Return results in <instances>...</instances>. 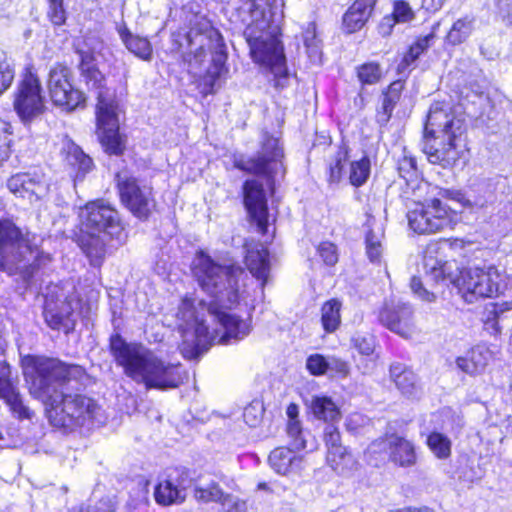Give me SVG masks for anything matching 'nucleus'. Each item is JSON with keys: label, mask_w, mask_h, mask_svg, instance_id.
<instances>
[{"label": "nucleus", "mask_w": 512, "mask_h": 512, "mask_svg": "<svg viewBox=\"0 0 512 512\" xmlns=\"http://www.w3.org/2000/svg\"><path fill=\"white\" fill-rule=\"evenodd\" d=\"M193 273L199 286L213 298L207 305L208 314L221 328L210 333L205 320L199 319L192 310V302L185 299L180 308L183 318L197 325V340H184L180 346L181 353L187 359H196L202 353L201 337L209 338L212 344H228L231 340L243 339L250 332L245 321L227 311L239 302L246 277L244 270L238 265H220L201 251L193 262Z\"/></svg>", "instance_id": "1"}, {"label": "nucleus", "mask_w": 512, "mask_h": 512, "mask_svg": "<svg viewBox=\"0 0 512 512\" xmlns=\"http://www.w3.org/2000/svg\"><path fill=\"white\" fill-rule=\"evenodd\" d=\"M21 366L30 394L45 404L53 427L71 433L92 422L99 409L94 400L58 389L66 381L81 379L85 374L81 366L38 355L22 357Z\"/></svg>", "instance_id": "2"}, {"label": "nucleus", "mask_w": 512, "mask_h": 512, "mask_svg": "<svg viewBox=\"0 0 512 512\" xmlns=\"http://www.w3.org/2000/svg\"><path fill=\"white\" fill-rule=\"evenodd\" d=\"M423 268L427 282L454 285L468 303L493 297L499 291L501 275L495 266L461 269L456 260L446 259L437 243L427 246Z\"/></svg>", "instance_id": "3"}, {"label": "nucleus", "mask_w": 512, "mask_h": 512, "mask_svg": "<svg viewBox=\"0 0 512 512\" xmlns=\"http://www.w3.org/2000/svg\"><path fill=\"white\" fill-rule=\"evenodd\" d=\"M171 41V51L181 53L188 72L194 75L201 73L207 51L212 53V64L203 77V86L206 94L214 93L220 86L221 79L227 73L225 67L227 54L218 30L212 27L207 20H200L194 23L187 32H173Z\"/></svg>", "instance_id": "4"}, {"label": "nucleus", "mask_w": 512, "mask_h": 512, "mask_svg": "<svg viewBox=\"0 0 512 512\" xmlns=\"http://www.w3.org/2000/svg\"><path fill=\"white\" fill-rule=\"evenodd\" d=\"M110 350L124 374L146 389L176 388L186 376L180 364L166 362L142 345L127 343L118 333L110 337Z\"/></svg>", "instance_id": "5"}, {"label": "nucleus", "mask_w": 512, "mask_h": 512, "mask_svg": "<svg viewBox=\"0 0 512 512\" xmlns=\"http://www.w3.org/2000/svg\"><path fill=\"white\" fill-rule=\"evenodd\" d=\"M41 242L36 234L0 218V270L28 286L35 271L51 261L50 254L39 249Z\"/></svg>", "instance_id": "6"}, {"label": "nucleus", "mask_w": 512, "mask_h": 512, "mask_svg": "<svg viewBox=\"0 0 512 512\" xmlns=\"http://www.w3.org/2000/svg\"><path fill=\"white\" fill-rule=\"evenodd\" d=\"M81 81L88 90L94 91L97 98V132L105 151L119 155L123 151V143L119 134L117 105L113 94L106 86V78L98 69L90 56H83L78 64Z\"/></svg>", "instance_id": "7"}, {"label": "nucleus", "mask_w": 512, "mask_h": 512, "mask_svg": "<svg viewBox=\"0 0 512 512\" xmlns=\"http://www.w3.org/2000/svg\"><path fill=\"white\" fill-rule=\"evenodd\" d=\"M464 132L463 121L441 103L431 105L424 128L423 152L433 164L443 168L458 159L455 141Z\"/></svg>", "instance_id": "8"}, {"label": "nucleus", "mask_w": 512, "mask_h": 512, "mask_svg": "<svg viewBox=\"0 0 512 512\" xmlns=\"http://www.w3.org/2000/svg\"><path fill=\"white\" fill-rule=\"evenodd\" d=\"M456 214L438 198L417 202L407 213L409 227L418 234H434L453 229Z\"/></svg>", "instance_id": "9"}, {"label": "nucleus", "mask_w": 512, "mask_h": 512, "mask_svg": "<svg viewBox=\"0 0 512 512\" xmlns=\"http://www.w3.org/2000/svg\"><path fill=\"white\" fill-rule=\"evenodd\" d=\"M82 229L87 234L110 237L121 242L124 228L118 211L102 200L87 203L79 213Z\"/></svg>", "instance_id": "10"}, {"label": "nucleus", "mask_w": 512, "mask_h": 512, "mask_svg": "<svg viewBox=\"0 0 512 512\" xmlns=\"http://www.w3.org/2000/svg\"><path fill=\"white\" fill-rule=\"evenodd\" d=\"M244 37L255 62L270 67L276 75L286 72L284 48L277 37L263 30L257 31V25H248Z\"/></svg>", "instance_id": "11"}, {"label": "nucleus", "mask_w": 512, "mask_h": 512, "mask_svg": "<svg viewBox=\"0 0 512 512\" xmlns=\"http://www.w3.org/2000/svg\"><path fill=\"white\" fill-rule=\"evenodd\" d=\"M282 157L283 150L279 145L278 138L264 133L261 140V149L257 156L246 157L242 154H234L233 166L250 174L273 176L282 168Z\"/></svg>", "instance_id": "12"}, {"label": "nucleus", "mask_w": 512, "mask_h": 512, "mask_svg": "<svg viewBox=\"0 0 512 512\" xmlns=\"http://www.w3.org/2000/svg\"><path fill=\"white\" fill-rule=\"evenodd\" d=\"M72 71L64 64H54L48 73L47 88L52 102L67 111L84 105L85 95L72 84Z\"/></svg>", "instance_id": "13"}, {"label": "nucleus", "mask_w": 512, "mask_h": 512, "mask_svg": "<svg viewBox=\"0 0 512 512\" xmlns=\"http://www.w3.org/2000/svg\"><path fill=\"white\" fill-rule=\"evenodd\" d=\"M116 178L123 205L137 218L147 219L154 207L151 188L140 185L137 178L126 172L118 173Z\"/></svg>", "instance_id": "14"}, {"label": "nucleus", "mask_w": 512, "mask_h": 512, "mask_svg": "<svg viewBox=\"0 0 512 512\" xmlns=\"http://www.w3.org/2000/svg\"><path fill=\"white\" fill-rule=\"evenodd\" d=\"M41 91L38 77L31 72L26 73L18 85L14 99V109L23 122L43 113L45 105Z\"/></svg>", "instance_id": "15"}, {"label": "nucleus", "mask_w": 512, "mask_h": 512, "mask_svg": "<svg viewBox=\"0 0 512 512\" xmlns=\"http://www.w3.org/2000/svg\"><path fill=\"white\" fill-rule=\"evenodd\" d=\"M378 319L388 330L405 339L418 331L413 307L407 302H386L379 311Z\"/></svg>", "instance_id": "16"}, {"label": "nucleus", "mask_w": 512, "mask_h": 512, "mask_svg": "<svg viewBox=\"0 0 512 512\" xmlns=\"http://www.w3.org/2000/svg\"><path fill=\"white\" fill-rule=\"evenodd\" d=\"M243 202L251 222L255 223L258 232L265 234L268 228V203L263 183L256 179L244 182Z\"/></svg>", "instance_id": "17"}, {"label": "nucleus", "mask_w": 512, "mask_h": 512, "mask_svg": "<svg viewBox=\"0 0 512 512\" xmlns=\"http://www.w3.org/2000/svg\"><path fill=\"white\" fill-rule=\"evenodd\" d=\"M380 450H387L389 460L399 467H412L417 462L414 444L394 433L373 441L368 447L369 452L376 453Z\"/></svg>", "instance_id": "18"}, {"label": "nucleus", "mask_w": 512, "mask_h": 512, "mask_svg": "<svg viewBox=\"0 0 512 512\" xmlns=\"http://www.w3.org/2000/svg\"><path fill=\"white\" fill-rule=\"evenodd\" d=\"M8 190L17 197L38 201L48 192V185L43 174L22 172L12 175L6 183Z\"/></svg>", "instance_id": "19"}, {"label": "nucleus", "mask_w": 512, "mask_h": 512, "mask_svg": "<svg viewBox=\"0 0 512 512\" xmlns=\"http://www.w3.org/2000/svg\"><path fill=\"white\" fill-rule=\"evenodd\" d=\"M324 442L327 448L326 460L328 465L337 473L344 474L354 464V459L347 452L346 447L341 443L340 432L333 424H329L324 429Z\"/></svg>", "instance_id": "20"}, {"label": "nucleus", "mask_w": 512, "mask_h": 512, "mask_svg": "<svg viewBox=\"0 0 512 512\" xmlns=\"http://www.w3.org/2000/svg\"><path fill=\"white\" fill-rule=\"evenodd\" d=\"M176 475L170 473L168 479L160 482L155 488V499L161 505L182 503L185 500V489L188 475L184 470L176 469Z\"/></svg>", "instance_id": "21"}, {"label": "nucleus", "mask_w": 512, "mask_h": 512, "mask_svg": "<svg viewBox=\"0 0 512 512\" xmlns=\"http://www.w3.org/2000/svg\"><path fill=\"white\" fill-rule=\"evenodd\" d=\"M269 463L281 475L298 473L304 468V457L287 447H278L269 455Z\"/></svg>", "instance_id": "22"}, {"label": "nucleus", "mask_w": 512, "mask_h": 512, "mask_svg": "<svg viewBox=\"0 0 512 512\" xmlns=\"http://www.w3.org/2000/svg\"><path fill=\"white\" fill-rule=\"evenodd\" d=\"M116 31L130 53L143 61H150L152 59L153 48L148 38L133 34L125 22L118 23Z\"/></svg>", "instance_id": "23"}, {"label": "nucleus", "mask_w": 512, "mask_h": 512, "mask_svg": "<svg viewBox=\"0 0 512 512\" xmlns=\"http://www.w3.org/2000/svg\"><path fill=\"white\" fill-rule=\"evenodd\" d=\"M245 263L251 274L261 281V287H264L270 271L268 249L263 244H256L249 248Z\"/></svg>", "instance_id": "24"}, {"label": "nucleus", "mask_w": 512, "mask_h": 512, "mask_svg": "<svg viewBox=\"0 0 512 512\" xmlns=\"http://www.w3.org/2000/svg\"><path fill=\"white\" fill-rule=\"evenodd\" d=\"M492 355L488 348L476 346L466 353L465 356L458 357L457 367L469 375L481 374L487 367Z\"/></svg>", "instance_id": "25"}, {"label": "nucleus", "mask_w": 512, "mask_h": 512, "mask_svg": "<svg viewBox=\"0 0 512 512\" xmlns=\"http://www.w3.org/2000/svg\"><path fill=\"white\" fill-rule=\"evenodd\" d=\"M390 376L398 390L407 397H415L420 392V385L416 374L401 363L390 367Z\"/></svg>", "instance_id": "26"}, {"label": "nucleus", "mask_w": 512, "mask_h": 512, "mask_svg": "<svg viewBox=\"0 0 512 512\" xmlns=\"http://www.w3.org/2000/svg\"><path fill=\"white\" fill-rule=\"evenodd\" d=\"M65 161L69 166L76 169L74 178L75 184L84 179L85 175L93 168L92 159L83 152V150L73 142H67L63 148Z\"/></svg>", "instance_id": "27"}, {"label": "nucleus", "mask_w": 512, "mask_h": 512, "mask_svg": "<svg viewBox=\"0 0 512 512\" xmlns=\"http://www.w3.org/2000/svg\"><path fill=\"white\" fill-rule=\"evenodd\" d=\"M415 18V13L410 4L405 0H394L391 16L383 18L380 29L382 34H389L395 23H407Z\"/></svg>", "instance_id": "28"}, {"label": "nucleus", "mask_w": 512, "mask_h": 512, "mask_svg": "<svg viewBox=\"0 0 512 512\" xmlns=\"http://www.w3.org/2000/svg\"><path fill=\"white\" fill-rule=\"evenodd\" d=\"M369 230L366 234V253L371 262H378L383 252L382 240L384 228L374 220H368Z\"/></svg>", "instance_id": "29"}, {"label": "nucleus", "mask_w": 512, "mask_h": 512, "mask_svg": "<svg viewBox=\"0 0 512 512\" xmlns=\"http://www.w3.org/2000/svg\"><path fill=\"white\" fill-rule=\"evenodd\" d=\"M404 88V83L401 80L392 82L387 91L384 92L382 105L377 113V121L379 123H387L392 115V112L400 99L401 92Z\"/></svg>", "instance_id": "30"}, {"label": "nucleus", "mask_w": 512, "mask_h": 512, "mask_svg": "<svg viewBox=\"0 0 512 512\" xmlns=\"http://www.w3.org/2000/svg\"><path fill=\"white\" fill-rule=\"evenodd\" d=\"M87 238L82 240V249L90 263L93 266H100L106 255V242L110 237L87 234Z\"/></svg>", "instance_id": "31"}, {"label": "nucleus", "mask_w": 512, "mask_h": 512, "mask_svg": "<svg viewBox=\"0 0 512 512\" xmlns=\"http://www.w3.org/2000/svg\"><path fill=\"white\" fill-rule=\"evenodd\" d=\"M310 408L313 415L319 420L334 422L340 418L339 408L328 396H314Z\"/></svg>", "instance_id": "32"}, {"label": "nucleus", "mask_w": 512, "mask_h": 512, "mask_svg": "<svg viewBox=\"0 0 512 512\" xmlns=\"http://www.w3.org/2000/svg\"><path fill=\"white\" fill-rule=\"evenodd\" d=\"M475 27V18L465 15L457 19L447 34V41L452 45L463 43L472 33Z\"/></svg>", "instance_id": "33"}, {"label": "nucleus", "mask_w": 512, "mask_h": 512, "mask_svg": "<svg viewBox=\"0 0 512 512\" xmlns=\"http://www.w3.org/2000/svg\"><path fill=\"white\" fill-rule=\"evenodd\" d=\"M342 304L337 299L325 302L321 308V323L327 333L336 331L341 323Z\"/></svg>", "instance_id": "34"}, {"label": "nucleus", "mask_w": 512, "mask_h": 512, "mask_svg": "<svg viewBox=\"0 0 512 512\" xmlns=\"http://www.w3.org/2000/svg\"><path fill=\"white\" fill-rule=\"evenodd\" d=\"M19 393L11 378L10 366L5 361H0V398L6 403Z\"/></svg>", "instance_id": "35"}, {"label": "nucleus", "mask_w": 512, "mask_h": 512, "mask_svg": "<svg viewBox=\"0 0 512 512\" xmlns=\"http://www.w3.org/2000/svg\"><path fill=\"white\" fill-rule=\"evenodd\" d=\"M427 445L438 459H447L451 455V441L442 433L432 432L427 438Z\"/></svg>", "instance_id": "36"}, {"label": "nucleus", "mask_w": 512, "mask_h": 512, "mask_svg": "<svg viewBox=\"0 0 512 512\" xmlns=\"http://www.w3.org/2000/svg\"><path fill=\"white\" fill-rule=\"evenodd\" d=\"M370 16L368 12L354 9L352 5L343 16V25L348 33H353L361 29Z\"/></svg>", "instance_id": "37"}, {"label": "nucleus", "mask_w": 512, "mask_h": 512, "mask_svg": "<svg viewBox=\"0 0 512 512\" xmlns=\"http://www.w3.org/2000/svg\"><path fill=\"white\" fill-rule=\"evenodd\" d=\"M370 175V160L368 157H363L359 161L351 163L350 167V183L353 186H362Z\"/></svg>", "instance_id": "38"}, {"label": "nucleus", "mask_w": 512, "mask_h": 512, "mask_svg": "<svg viewBox=\"0 0 512 512\" xmlns=\"http://www.w3.org/2000/svg\"><path fill=\"white\" fill-rule=\"evenodd\" d=\"M357 77L363 85H374L382 77L381 66L376 62H368L357 68Z\"/></svg>", "instance_id": "39"}, {"label": "nucleus", "mask_w": 512, "mask_h": 512, "mask_svg": "<svg viewBox=\"0 0 512 512\" xmlns=\"http://www.w3.org/2000/svg\"><path fill=\"white\" fill-rule=\"evenodd\" d=\"M493 315L497 330H501L512 322V300L493 304L490 312Z\"/></svg>", "instance_id": "40"}, {"label": "nucleus", "mask_w": 512, "mask_h": 512, "mask_svg": "<svg viewBox=\"0 0 512 512\" xmlns=\"http://www.w3.org/2000/svg\"><path fill=\"white\" fill-rule=\"evenodd\" d=\"M348 159V150L345 146L338 147L329 164V179L331 182H339L342 177L344 163Z\"/></svg>", "instance_id": "41"}, {"label": "nucleus", "mask_w": 512, "mask_h": 512, "mask_svg": "<svg viewBox=\"0 0 512 512\" xmlns=\"http://www.w3.org/2000/svg\"><path fill=\"white\" fill-rule=\"evenodd\" d=\"M223 490L219 486V484L212 482L206 487H195L194 489V497L198 502L208 503V502H216L219 503V500L222 497Z\"/></svg>", "instance_id": "42"}, {"label": "nucleus", "mask_w": 512, "mask_h": 512, "mask_svg": "<svg viewBox=\"0 0 512 512\" xmlns=\"http://www.w3.org/2000/svg\"><path fill=\"white\" fill-rule=\"evenodd\" d=\"M6 404L12 414L19 420H32L35 416L34 411L24 403L23 397L20 393L6 402Z\"/></svg>", "instance_id": "43"}, {"label": "nucleus", "mask_w": 512, "mask_h": 512, "mask_svg": "<svg viewBox=\"0 0 512 512\" xmlns=\"http://www.w3.org/2000/svg\"><path fill=\"white\" fill-rule=\"evenodd\" d=\"M264 406L260 401H252L244 408L243 419L250 427H257L264 416Z\"/></svg>", "instance_id": "44"}, {"label": "nucleus", "mask_w": 512, "mask_h": 512, "mask_svg": "<svg viewBox=\"0 0 512 512\" xmlns=\"http://www.w3.org/2000/svg\"><path fill=\"white\" fill-rule=\"evenodd\" d=\"M306 368L310 374L321 376L328 373V357L321 354H312L306 360Z\"/></svg>", "instance_id": "45"}, {"label": "nucleus", "mask_w": 512, "mask_h": 512, "mask_svg": "<svg viewBox=\"0 0 512 512\" xmlns=\"http://www.w3.org/2000/svg\"><path fill=\"white\" fill-rule=\"evenodd\" d=\"M219 504L225 512H246L247 503L245 500L240 499L232 494H227L223 491Z\"/></svg>", "instance_id": "46"}, {"label": "nucleus", "mask_w": 512, "mask_h": 512, "mask_svg": "<svg viewBox=\"0 0 512 512\" xmlns=\"http://www.w3.org/2000/svg\"><path fill=\"white\" fill-rule=\"evenodd\" d=\"M104 49V42L98 37H87L84 42V48L78 51L80 60L87 55L92 58V62L96 61V56L101 54Z\"/></svg>", "instance_id": "47"}, {"label": "nucleus", "mask_w": 512, "mask_h": 512, "mask_svg": "<svg viewBox=\"0 0 512 512\" xmlns=\"http://www.w3.org/2000/svg\"><path fill=\"white\" fill-rule=\"evenodd\" d=\"M15 71L13 66L5 57H0V95H2L12 84Z\"/></svg>", "instance_id": "48"}, {"label": "nucleus", "mask_w": 512, "mask_h": 512, "mask_svg": "<svg viewBox=\"0 0 512 512\" xmlns=\"http://www.w3.org/2000/svg\"><path fill=\"white\" fill-rule=\"evenodd\" d=\"M398 172L407 182L413 180L417 175L416 160L411 157L404 155L398 162Z\"/></svg>", "instance_id": "49"}, {"label": "nucleus", "mask_w": 512, "mask_h": 512, "mask_svg": "<svg viewBox=\"0 0 512 512\" xmlns=\"http://www.w3.org/2000/svg\"><path fill=\"white\" fill-rule=\"evenodd\" d=\"M287 433L292 439L291 446L293 449L301 450L306 448V442L302 437V430L299 420L288 421Z\"/></svg>", "instance_id": "50"}, {"label": "nucleus", "mask_w": 512, "mask_h": 512, "mask_svg": "<svg viewBox=\"0 0 512 512\" xmlns=\"http://www.w3.org/2000/svg\"><path fill=\"white\" fill-rule=\"evenodd\" d=\"M48 17L54 25H62L66 21V12L63 7V0H48Z\"/></svg>", "instance_id": "51"}, {"label": "nucleus", "mask_w": 512, "mask_h": 512, "mask_svg": "<svg viewBox=\"0 0 512 512\" xmlns=\"http://www.w3.org/2000/svg\"><path fill=\"white\" fill-rule=\"evenodd\" d=\"M349 365L346 361L335 356H328V373L332 376L347 377L349 374Z\"/></svg>", "instance_id": "52"}, {"label": "nucleus", "mask_w": 512, "mask_h": 512, "mask_svg": "<svg viewBox=\"0 0 512 512\" xmlns=\"http://www.w3.org/2000/svg\"><path fill=\"white\" fill-rule=\"evenodd\" d=\"M320 257L327 265H334L338 261L336 246L330 242H323L318 247Z\"/></svg>", "instance_id": "53"}, {"label": "nucleus", "mask_w": 512, "mask_h": 512, "mask_svg": "<svg viewBox=\"0 0 512 512\" xmlns=\"http://www.w3.org/2000/svg\"><path fill=\"white\" fill-rule=\"evenodd\" d=\"M410 286H411V290L413 291V293L416 296H418L421 300L426 301V302H433L435 300V298H436L435 293L426 289L423 286V283L420 278L414 276L411 279Z\"/></svg>", "instance_id": "54"}, {"label": "nucleus", "mask_w": 512, "mask_h": 512, "mask_svg": "<svg viewBox=\"0 0 512 512\" xmlns=\"http://www.w3.org/2000/svg\"><path fill=\"white\" fill-rule=\"evenodd\" d=\"M354 347L363 355H371L374 351V339L368 335H356L353 338Z\"/></svg>", "instance_id": "55"}, {"label": "nucleus", "mask_w": 512, "mask_h": 512, "mask_svg": "<svg viewBox=\"0 0 512 512\" xmlns=\"http://www.w3.org/2000/svg\"><path fill=\"white\" fill-rule=\"evenodd\" d=\"M495 7L502 22L512 26V0H496Z\"/></svg>", "instance_id": "56"}, {"label": "nucleus", "mask_w": 512, "mask_h": 512, "mask_svg": "<svg viewBox=\"0 0 512 512\" xmlns=\"http://www.w3.org/2000/svg\"><path fill=\"white\" fill-rule=\"evenodd\" d=\"M9 129L10 125L0 119V161L4 160L9 155Z\"/></svg>", "instance_id": "57"}, {"label": "nucleus", "mask_w": 512, "mask_h": 512, "mask_svg": "<svg viewBox=\"0 0 512 512\" xmlns=\"http://www.w3.org/2000/svg\"><path fill=\"white\" fill-rule=\"evenodd\" d=\"M44 317L48 326L55 330L60 329L66 319V315L63 313H57L48 307L44 310Z\"/></svg>", "instance_id": "58"}, {"label": "nucleus", "mask_w": 512, "mask_h": 512, "mask_svg": "<svg viewBox=\"0 0 512 512\" xmlns=\"http://www.w3.org/2000/svg\"><path fill=\"white\" fill-rule=\"evenodd\" d=\"M303 41L306 49H308L309 46L318 45L321 43L320 40L317 38L316 26L314 23H309L307 28L303 32Z\"/></svg>", "instance_id": "59"}, {"label": "nucleus", "mask_w": 512, "mask_h": 512, "mask_svg": "<svg viewBox=\"0 0 512 512\" xmlns=\"http://www.w3.org/2000/svg\"><path fill=\"white\" fill-rule=\"evenodd\" d=\"M89 512H115V505L110 499L100 500L93 506H87Z\"/></svg>", "instance_id": "60"}, {"label": "nucleus", "mask_w": 512, "mask_h": 512, "mask_svg": "<svg viewBox=\"0 0 512 512\" xmlns=\"http://www.w3.org/2000/svg\"><path fill=\"white\" fill-rule=\"evenodd\" d=\"M421 54L422 53L419 51V48L412 45L410 47L409 51L405 54V56L401 62V66L409 67L411 64H413L418 59V57Z\"/></svg>", "instance_id": "61"}, {"label": "nucleus", "mask_w": 512, "mask_h": 512, "mask_svg": "<svg viewBox=\"0 0 512 512\" xmlns=\"http://www.w3.org/2000/svg\"><path fill=\"white\" fill-rule=\"evenodd\" d=\"M306 52H307V55H308L310 61L313 64H321L322 63L321 43L318 45L309 46V48L306 49Z\"/></svg>", "instance_id": "62"}, {"label": "nucleus", "mask_w": 512, "mask_h": 512, "mask_svg": "<svg viewBox=\"0 0 512 512\" xmlns=\"http://www.w3.org/2000/svg\"><path fill=\"white\" fill-rule=\"evenodd\" d=\"M377 1L378 0H356L352 5H354V9H362L372 14Z\"/></svg>", "instance_id": "63"}, {"label": "nucleus", "mask_w": 512, "mask_h": 512, "mask_svg": "<svg viewBox=\"0 0 512 512\" xmlns=\"http://www.w3.org/2000/svg\"><path fill=\"white\" fill-rule=\"evenodd\" d=\"M446 0H422V8L429 12L440 10Z\"/></svg>", "instance_id": "64"}]
</instances>
